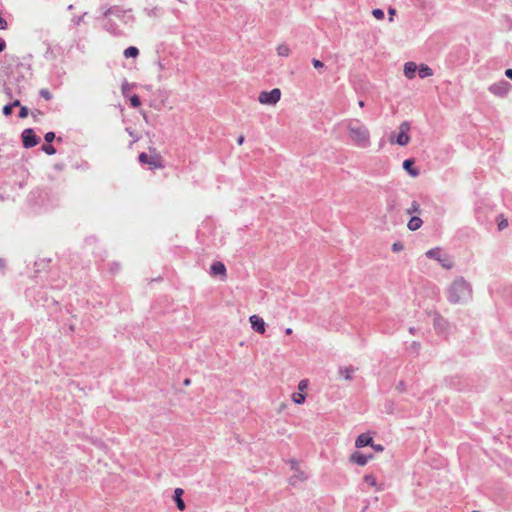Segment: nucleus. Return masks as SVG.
Masks as SVG:
<instances>
[{
  "instance_id": "nucleus-26",
  "label": "nucleus",
  "mask_w": 512,
  "mask_h": 512,
  "mask_svg": "<svg viewBox=\"0 0 512 512\" xmlns=\"http://www.w3.org/2000/svg\"><path fill=\"white\" fill-rule=\"evenodd\" d=\"M42 150L48 155H54L56 153V149L50 144L43 145Z\"/></svg>"
},
{
  "instance_id": "nucleus-34",
  "label": "nucleus",
  "mask_w": 512,
  "mask_h": 512,
  "mask_svg": "<svg viewBox=\"0 0 512 512\" xmlns=\"http://www.w3.org/2000/svg\"><path fill=\"white\" fill-rule=\"evenodd\" d=\"M12 109H13V105H5V106L3 107V114H4L5 116H9V115H11V113H12Z\"/></svg>"
},
{
  "instance_id": "nucleus-1",
  "label": "nucleus",
  "mask_w": 512,
  "mask_h": 512,
  "mask_svg": "<svg viewBox=\"0 0 512 512\" xmlns=\"http://www.w3.org/2000/svg\"><path fill=\"white\" fill-rule=\"evenodd\" d=\"M347 131L349 141L356 147L367 149L371 146L369 128L357 118H349L342 122Z\"/></svg>"
},
{
  "instance_id": "nucleus-45",
  "label": "nucleus",
  "mask_w": 512,
  "mask_h": 512,
  "mask_svg": "<svg viewBox=\"0 0 512 512\" xmlns=\"http://www.w3.org/2000/svg\"><path fill=\"white\" fill-rule=\"evenodd\" d=\"M285 333H286V335H291L292 334V329L291 328H287L285 330Z\"/></svg>"
},
{
  "instance_id": "nucleus-13",
  "label": "nucleus",
  "mask_w": 512,
  "mask_h": 512,
  "mask_svg": "<svg viewBox=\"0 0 512 512\" xmlns=\"http://www.w3.org/2000/svg\"><path fill=\"white\" fill-rule=\"evenodd\" d=\"M183 493H184V491H183V489H181V488H176V489L174 490V496H173V498H174V501L176 502V506H177V508H178L180 511H183V510H185V508H186L185 502H184V501H183V499H182V495H183Z\"/></svg>"
},
{
  "instance_id": "nucleus-25",
  "label": "nucleus",
  "mask_w": 512,
  "mask_h": 512,
  "mask_svg": "<svg viewBox=\"0 0 512 512\" xmlns=\"http://www.w3.org/2000/svg\"><path fill=\"white\" fill-rule=\"evenodd\" d=\"M364 482L366 484H368L369 486H373V487H376L377 486V483H376V479L374 476L372 475H366L364 477Z\"/></svg>"
},
{
  "instance_id": "nucleus-4",
  "label": "nucleus",
  "mask_w": 512,
  "mask_h": 512,
  "mask_svg": "<svg viewBox=\"0 0 512 512\" xmlns=\"http://www.w3.org/2000/svg\"><path fill=\"white\" fill-rule=\"evenodd\" d=\"M281 99V90L274 88L271 91H262L258 96V101L263 105H276Z\"/></svg>"
},
{
  "instance_id": "nucleus-15",
  "label": "nucleus",
  "mask_w": 512,
  "mask_h": 512,
  "mask_svg": "<svg viewBox=\"0 0 512 512\" xmlns=\"http://www.w3.org/2000/svg\"><path fill=\"white\" fill-rule=\"evenodd\" d=\"M417 70H418V67H417V65L414 62H407L404 65V75L408 79L414 78L415 77V73H416Z\"/></svg>"
},
{
  "instance_id": "nucleus-33",
  "label": "nucleus",
  "mask_w": 512,
  "mask_h": 512,
  "mask_svg": "<svg viewBox=\"0 0 512 512\" xmlns=\"http://www.w3.org/2000/svg\"><path fill=\"white\" fill-rule=\"evenodd\" d=\"M44 139L47 143H51L55 139V133L54 132L46 133Z\"/></svg>"
},
{
  "instance_id": "nucleus-22",
  "label": "nucleus",
  "mask_w": 512,
  "mask_h": 512,
  "mask_svg": "<svg viewBox=\"0 0 512 512\" xmlns=\"http://www.w3.org/2000/svg\"><path fill=\"white\" fill-rule=\"evenodd\" d=\"M123 54L126 58H135L138 56L139 50L134 46H130L124 50Z\"/></svg>"
},
{
  "instance_id": "nucleus-6",
  "label": "nucleus",
  "mask_w": 512,
  "mask_h": 512,
  "mask_svg": "<svg viewBox=\"0 0 512 512\" xmlns=\"http://www.w3.org/2000/svg\"><path fill=\"white\" fill-rule=\"evenodd\" d=\"M410 128V123L407 121H404L399 125V132L395 138V142L398 145L405 146L409 143L410 136L408 135V132Z\"/></svg>"
},
{
  "instance_id": "nucleus-42",
  "label": "nucleus",
  "mask_w": 512,
  "mask_h": 512,
  "mask_svg": "<svg viewBox=\"0 0 512 512\" xmlns=\"http://www.w3.org/2000/svg\"><path fill=\"white\" fill-rule=\"evenodd\" d=\"M244 140H245L244 136H243V135H240V136L238 137V139H237V143H238L239 145H242V144L244 143Z\"/></svg>"
},
{
  "instance_id": "nucleus-9",
  "label": "nucleus",
  "mask_w": 512,
  "mask_h": 512,
  "mask_svg": "<svg viewBox=\"0 0 512 512\" xmlns=\"http://www.w3.org/2000/svg\"><path fill=\"white\" fill-rule=\"evenodd\" d=\"M22 142L25 148H32L40 142V138L35 135L32 129H25L22 132Z\"/></svg>"
},
{
  "instance_id": "nucleus-47",
  "label": "nucleus",
  "mask_w": 512,
  "mask_h": 512,
  "mask_svg": "<svg viewBox=\"0 0 512 512\" xmlns=\"http://www.w3.org/2000/svg\"><path fill=\"white\" fill-rule=\"evenodd\" d=\"M3 265H4L3 261H2V259H0V267H3Z\"/></svg>"
},
{
  "instance_id": "nucleus-8",
  "label": "nucleus",
  "mask_w": 512,
  "mask_h": 512,
  "mask_svg": "<svg viewBox=\"0 0 512 512\" xmlns=\"http://www.w3.org/2000/svg\"><path fill=\"white\" fill-rule=\"evenodd\" d=\"M370 446V448H383L382 445H375L373 443V437L370 432L360 434L355 441V448H364Z\"/></svg>"
},
{
  "instance_id": "nucleus-27",
  "label": "nucleus",
  "mask_w": 512,
  "mask_h": 512,
  "mask_svg": "<svg viewBox=\"0 0 512 512\" xmlns=\"http://www.w3.org/2000/svg\"><path fill=\"white\" fill-rule=\"evenodd\" d=\"M419 210H420V206H419L418 202L413 201L411 203L410 208L407 210V213L408 214H413V213L419 212Z\"/></svg>"
},
{
  "instance_id": "nucleus-44",
  "label": "nucleus",
  "mask_w": 512,
  "mask_h": 512,
  "mask_svg": "<svg viewBox=\"0 0 512 512\" xmlns=\"http://www.w3.org/2000/svg\"><path fill=\"white\" fill-rule=\"evenodd\" d=\"M358 105H359V107L363 108V107H364V105H365V103H364V101H363V100H359V101H358Z\"/></svg>"
},
{
  "instance_id": "nucleus-41",
  "label": "nucleus",
  "mask_w": 512,
  "mask_h": 512,
  "mask_svg": "<svg viewBox=\"0 0 512 512\" xmlns=\"http://www.w3.org/2000/svg\"><path fill=\"white\" fill-rule=\"evenodd\" d=\"M505 75L512 80V69H507L505 71Z\"/></svg>"
},
{
  "instance_id": "nucleus-28",
  "label": "nucleus",
  "mask_w": 512,
  "mask_h": 512,
  "mask_svg": "<svg viewBox=\"0 0 512 512\" xmlns=\"http://www.w3.org/2000/svg\"><path fill=\"white\" fill-rule=\"evenodd\" d=\"M372 15L377 19V20H382L384 18V12L383 10L379 9V8H376V9H373L372 11Z\"/></svg>"
},
{
  "instance_id": "nucleus-16",
  "label": "nucleus",
  "mask_w": 512,
  "mask_h": 512,
  "mask_svg": "<svg viewBox=\"0 0 512 512\" xmlns=\"http://www.w3.org/2000/svg\"><path fill=\"white\" fill-rule=\"evenodd\" d=\"M210 271H211L212 275L225 276V274H226V268L222 262H214L210 267Z\"/></svg>"
},
{
  "instance_id": "nucleus-43",
  "label": "nucleus",
  "mask_w": 512,
  "mask_h": 512,
  "mask_svg": "<svg viewBox=\"0 0 512 512\" xmlns=\"http://www.w3.org/2000/svg\"><path fill=\"white\" fill-rule=\"evenodd\" d=\"M10 105H13V108L16 107V106H19L20 105V102L18 100H15L13 103H11Z\"/></svg>"
},
{
  "instance_id": "nucleus-30",
  "label": "nucleus",
  "mask_w": 512,
  "mask_h": 512,
  "mask_svg": "<svg viewBox=\"0 0 512 512\" xmlns=\"http://www.w3.org/2000/svg\"><path fill=\"white\" fill-rule=\"evenodd\" d=\"M130 103H131V106L132 107H139L141 102H140V98L137 96V95H133L131 98H130Z\"/></svg>"
},
{
  "instance_id": "nucleus-12",
  "label": "nucleus",
  "mask_w": 512,
  "mask_h": 512,
  "mask_svg": "<svg viewBox=\"0 0 512 512\" xmlns=\"http://www.w3.org/2000/svg\"><path fill=\"white\" fill-rule=\"evenodd\" d=\"M372 458H373L372 454H362L359 451H355L350 456V461L353 462V463H356V464H358L360 466H364Z\"/></svg>"
},
{
  "instance_id": "nucleus-5",
  "label": "nucleus",
  "mask_w": 512,
  "mask_h": 512,
  "mask_svg": "<svg viewBox=\"0 0 512 512\" xmlns=\"http://www.w3.org/2000/svg\"><path fill=\"white\" fill-rule=\"evenodd\" d=\"M288 463L293 471V474L289 477L290 485L296 486L308 478L307 474L299 468V464L296 460L291 459Z\"/></svg>"
},
{
  "instance_id": "nucleus-31",
  "label": "nucleus",
  "mask_w": 512,
  "mask_h": 512,
  "mask_svg": "<svg viewBox=\"0 0 512 512\" xmlns=\"http://www.w3.org/2000/svg\"><path fill=\"white\" fill-rule=\"evenodd\" d=\"M312 64L316 69H322L324 68V63L318 59H312Z\"/></svg>"
},
{
  "instance_id": "nucleus-14",
  "label": "nucleus",
  "mask_w": 512,
  "mask_h": 512,
  "mask_svg": "<svg viewBox=\"0 0 512 512\" xmlns=\"http://www.w3.org/2000/svg\"><path fill=\"white\" fill-rule=\"evenodd\" d=\"M414 160L413 159H406L403 162V169L407 171V173L412 177H417L419 175V170L413 167Z\"/></svg>"
},
{
  "instance_id": "nucleus-48",
  "label": "nucleus",
  "mask_w": 512,
  "mask_h": 512,
  "mask_svg": "<svg viewBox=\"0 0 512 512\" xmlns=\"http://www.w3.org/2000/svg\"><path fill=\"white\" fill-rule=\"evenodd\" d=\"M68 9H69V10L73 9V5H69V6H68Z\"/></svg>"
},
{
  "instance_id": "nucleus-7",
  "label": "nucleus",
  "mask_w": 512,
  "mask_h": 512,
  "mask_svg": "<svg viewBox=\"0 0 512 512\" xmlns=\"http://www.w3.org/2000/svg\"><path fill=\"white\" fill-rule=\"evenodd\" d=\"M139 162L142 164H148L150 169H160L163 168L162 160L159 155L149 156L146 153H140Z\"/></svg>"
},
{
  "instance_id": "nucleus-39",
  "label": "nucleus",
  "mask_w": 512,
  "mask_h": 512,
  "mask_svg": "<svg viewBox=\"0 0 512 512\" xmlns=\"http://www.w3.org/2000/svg\"><path fill=\"white\" fill-rule=\"evenodd\" d=\"M6 42L3 39H0V53L5 49Z\"/></svg>"
},
{
  "instance_id": "nucleus-23",
  "label": "nucleus",
  "mask_w": 512,
  "mask_h": 512,
  "mask_svg": "<svg viewBox=\"0 0 512 512\" xmlns=\"http://www.w3.org/2000/svg\"><path fill=\"white\" fill-rule=\"evenodd\" d=\"M305 395L298 392V393H293L292 395V400L294 403L296 404H303L305 402Z\"/></svg>"
},
{
  "instance_id": "nucleus-18",
  "label": "nucleus",
  "mask_w": 512,
  "mask_h": 512,
  "mask_svg": "<svg viewBox=\"0 0 512 512\" xmlns=\"http://www.w3.org/2000/svg\"><path fill=\"white\" fill-rule=\"evenodd\" d=\"M276 52L280 57H288L291 53V50L287 44L281 43L276 47Z\"/></svg>"
},
{
  "instance_id": "nucleus-40",
  "label": "nucleus",
  "mask_w": 512,
  "mask_h": 512,
  "mask_svg": "<svg viewBox=\"0 0 512 512\" xmlns=\"http://www.w3.org/2000/svg\"><path fill=\"white\" fill-rule=\"evenodd\" d=\"M128 89H129V84L127 82H125L122 85V93L125 94Z\"/></svg>"
},
{
  "instance_id": "nucleus-24",
  "label": "nucleus",
  "mask_w": 512,
  "mask_h": 512,
  "mask_svg": "<svg viewBox=\"0 0 512 512\" xmlns=\"http://www.w3.org/2000/svg\"><path fill=\"white\" fill-rule=\"evenodd\" d=\"M508 227V221L506 218H504L502 215L498 218V229L500 231L504 230Z\"/></svg>"
},
{
  "instance_id": "nucleus-3",
  "label": "nucleus",
  "mask_w": 512,
  "mask_h": 512,
  "mask_svg": "<svg viewBox=\"0 0 512 512\" xmlns=\"http://www.w3.org/2000/svg\"><path fill=\"white\" fill-rule=\"evenodd\" d=\"M426 256L430 259L438 261L445 269H451L453 267V262L449 255L439 247L428 250L426 252Z\"/></svg>"
},
{
  "instance_id": "nucleus-20",
  "label": "nucleus",
  "mask_w": 512,
  "mask_h": 512,
  "mask_svg": "<svg viewBox=\"0 0 512 512\" xmlns=\"http://www.w3.org/2000/svg\"><path fill=\"white\" fill-rule=\"evenodd\" d=\"M434 326L437 330L444 331L447 328L448 323L443 317L437 316L434 319Z\"/></svg>"
},
{
  "instance_id": "nucleus-19",
  "label": "nucleus",
  "mask_w": 512,
  "mask_h": 512,
  "mask_svg": "<svg viewBox=\"0 0 512 512\" xmlns=\"http://www.w3.org/2000/svg\"><path fill=\"white\" fill-rule=\"evenodd\" d=\"M422 223L423 221L421 220V218L416 216L411 217V219L408 222V228L411 231H415L421 227Z\"/></svg>"
},
{
  "instance_id": "nucleus-17",
  "label": "nucleus",
  "mask_w": 512,
  "mask_h": 512,
  "mask_svg": "<svg viewBox=\"0 0 512 512\" xmlns=\"http://www.w3.org/2000/svg\"><path fill=\"white\" fill-rule=\"evenodd\" d=\"M338 373L341 377H343L346 380L352 379V374L354 373L353 367H340L338 370Z\"/></svg>"
},
{
  "instance_id": "nucleus-2",
  "label": "nucleus",
  "mask_w": 512,
  "mask_h": 512,
  "mask_svg": "<svg viewBox=\"0 0 512 512\" xmlns=\"http://www.w3.org/2000/svg\"><path fill=\"white\" fill-rule=\"evenodd\" d=\"M471 284L463 277H456L447 288V299L452 304H463L472 299Z\"/></svg>"
},
{
  "instance_id": "nucleus-46",
  "label": "nucleus",
  "mask_w": 512,
  "mask_h": 512,
  "mask_svg": "<svg viewBox=\"0 0 512 512\" xmlns=\"http://www.w3.org/2000/svg\"><path fill=\"white\" fill-rule=\"evenodd\" d=\"M190 383H191L190 379H185L184 380V385L188 386V385H190Z\"/></svg>"
},
{
  "instance_id": "nucleus-37",
  "label": "nucleus",
  "mask_w": 512,
  "mask_h": 512,
  "mask_svg": "<svg viewBox=\"0 0 512 512\" xmlns=\"http://www.w3.org/2000/svg\"><path fill=\"white\" fill-rule=\"evenodd\" d=\"M7 27H8L7 21L4 18L0 17V29L5 30V29H7Z\"/></svg>"
},
{
  "instance_id": "nucleus-21",
  "label": "nucleus",
  "mask_w": 512,
  "mask_h": 512,
  "mask_svg": "<svg viewBox=\"0 0 512 512\" xmlns=\"http://www.w3.org/2000/svg\"><path fill=\"white\" fill-rule=\"evenodd\" d=\"M418 74H419L420 78H427L433 74V71L427 65H421L418 68Z\"/></svg>"
},
{
  "instance_id": "nucleus-10",
  "label": "nucleus",
  "mask_w": 512,
  "mask_h": 512,
  "mask_svg": "<svg viewBox=\"0 0 512 512\" xmlns=\"http://www.w3.org/2000/svg\"><path fill=\"white\" fill-rule=\"evenodd\" d=\"M509 88L510 84L505 80H501L497 83L490 85L488 90L498 97H504L508 93Z\"/></svg>"
},
{
  "instance_id": "nucleus-38",
  "label": "nucleus",
  "mask_w": 512,
  "mask_h": 512,
  "mask_svg": "<svg viewBox=\"0 0 512 512\" xmlns=\"http://www.w3.org/2000/svg\"><path fill=\"white\" fill-rule=\"evenodd\" d=\"M307 387V381L306 380H302L299 382V385H298V389L299 390H303Z\"/></svg>"
},
{
  "instance_id": "nucleus-49",
  "label": "nucleus",
  "mask_w": 512,
  "mask_h": 512,
  "mask_svg": "<svg viewBox=\"0 0 512 512\" xmlns=\"http://www.w3.org/2000/svg\"><path fill=\"white\" fill-rule=\"evenodd\" d=\"M472 512H480V511H478V510H473Z\"/></svg>"
},
{
  "instance_id": "nucleus-35",
  "label": "nucleus",
  "mask_w": 512,
  "mask_h": 512,
  "mask_svg": "<svg viewBox=\"0 0 512 512\" xmlns=\"http://www.w3.org/2000/svg\"><path fill=\"white\" fill-rule=\"evenodd\" d=\"M388 15H389V21L393 22L394 21V16L396 15V9L390 7L388 9Z\"/></svg>"
},
{
  "instance_id": "nucleus-11",
  "label": "nucleus",
  "mask_w": 512,
  "mask_h": 512,
  "mask_svg": "<svg viewBox=\"0 0 512 512\" xmlns=\"http://www.w3.org/2000/svg\"><path fill=\"white\" fill-rule=\"evenodd\" d=\"M249 322L251 324L252 329L255 332H257L259 334L265 333V322L260 316H258V315L250 316Z\"/></svg>"
},
{
  "instance_id": "nucleus-29",
  "label": "nucleus",
  "mask_w": 512,
  "mask_h": 512,
  "mask_svg": "<svg viewBox=\"0 0 512 512\" xmlns=\"http://www.w3.org/2000/svg\"><path fill=\"white\" fill-rule=\"evenodd\" d=\"M40 96H41L42 98H44L45 100H47V101H48V100H51V98H52V94H51V93H50V91H49V90H47V89H41V90H40Z\"/></svg>"
},
{
  "instance_id": "nucleus-32",
  "label": "nucleus",
  "mask_w": 512,
  "mask_h": 512,
  "mask_svg": "<svg viewBox=\"0 0 512 512\" xmlns=\"http://www.w3.org/2000/svg\"><path fill=\"white\" fill-rule=\"evenodd\" d=\"M28 113H29L28 108L23 106V107L20 108L19 117L20 118H26L28 116Z\"/></svg>"
},
{
  "instance_id": "nucleus-36",
  "label": "nucleus",
  "mask_w": 512,
  "mask_h": 512,
  "mask_svg": "<svg viewBox=\"0 0 512 512\" xmlns=\"http://www.w3.org/2000/svg\"><path fill=\"white\" fill-rule=\"evenodd\" d=\"M402 249H403V246H402V244H401V243H399V242H396V243H394V244L392 245V250H393L394 252H399V251H401Z\"/></svg>"
}]
</instances>
